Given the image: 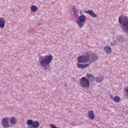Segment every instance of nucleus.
I'll return each mask as SVG.
<instances>
[{
	"label": "nucleus",
	"mask_w": 128,
	"mask_h": 128,
	"mask_svg": "<svg viewBox=\"0 0 128 128\" xmlns=\"http://www.w3.org/2000/svg\"><path fill=\"white\" fill-rule=\"evenodd\" d=\"M78 20H79L76 21L77 24L80 28H82V26H84V23L86 20V17L84 14L80 15V16L78 17Z\"/></svg>",
	"instance_id": "4"
},
{
	"label": "nucleus",
	"mask_w": 128,
	"mask_h": 128,
	"mask_svg": "<svg viewBox=\"0 0 128 128\" xmlns=\"http://www.w3.org/2000/svg\"><path fill=\"white\" fill-rule=\"evenodd\" d=\"M28 128H32V126L28 127Z\"/></svg>",
	"instance_id": "21"
},
{
	"label": "nucleus",
	"mask_w": 128,
	"mask_h": 128,
	"mask_svg": "<svg viewBox=\"0 0 128 128\" xmlns=\"http://www.w3.org/2000/svg\"><path fill=\"white\" fill-rule=\"evenodd\" d=\"M52 56L48 55V56H44V57L40 56L39 58V60H40V64L41 66H43L44 68H46L47 66H50V64L52 62Z\"/></svg>",
	"instance_id": "3"
},
{
	"label": "nucleus",
	"mask_w": 128,
	"mask_h": 128,
	"mask_svg": "<svg viewBox=\"0 0 128 128\" xmlns=\"http://www.w3.org/2000/svg\"><path fill=\"white\" fill-rule=\"evenodd\" d=\"M30 10H31L32 12V6H30Z\"/></svg>",
	"instance_id": "20"
},
{
	"label": "nucleus",
	"mask_w": 128,
	"mask_h": 128,
	"mask_svg": "<svg viewBox=\"0 0 128 128\" xmlns=\"http://www.w3.org/2000/svg\"><path fill=\"white\" fill-rule=\"evenodd\" d=\"M86 77H82L80 80V86L81 88H90V81L92 82H94L96 80V77L94 74H87L86 75Z\"/></svg>",
	"instance_id": "2"
},
{
	"label": "nucleus",
	"mask_w": 128,
	"mask_h": 128,
	"mask_svg": "<svg viewBox=\"0 0 128 128\" xmlns=\"http://www.w3.org/2000/svg\"><path fill=\"white\" fill-rule=\"evenodd\" d=\"M2 124L4 128H8L10 124H8V118H6L2 120Z\"/></svg>",
	"instance_id": "5"
},
{
	"label": "nucleus",
	"mask_w": 128,
	"mask_h": 128,
	"mask_svg": "<svg viewBox=\"0 0 128 128\" xmlns=\"http://www.w3.org/2000/svg\"><path fill=\"white\" fill-rule=\"evenodd\" d=\"M40 126V122L38 121L32 122V128H38Z\"/></svg>",
	"instance_id": "12"
},
{
	"label": "nucleus",
	"mask_w": 128,
	"mask_h": 128,
	"mask_svg": "<svg viewBox=\"0 0 128 128\" xmlns=\"http://www.w3.org/2000/svg\"><path fill=\"white\" fill-rule=\"evenodd\" d=\"M125 92H126V94L127 96H128V87H127L125 88Z\"/></svg>",
	"instance_id": "19"
},
{
	"label": "nucleus",
	"mask_w": 128,
	"mask_h": 128,
	"mask_svg": "<svg viewBox=\"0 0 128 128\" xmlns=\"http://www.w3.org/2000/svg\"><path fill=\"white\" fill-rule=\"evenodd\" d=\"M118 40H119V42H124V38L120 36H118Z\"/></svg>",
	"instance_id": "16"
},
{
	"label": "nucleus",
	"mask_w": 128,
	"mask_h": 128,
	"mask_svg": "<svg viewBox=\"0 0 128 128\" xmlns=\"http://www.w3.org/2000/svg\"><path fill=\"white\" fill-rule=\"evenodd\" d=\"M72 10L74 14V16L75 18H78V10L74 8H72Z\"/></svg>",
	"instance_id": "13"
},
{
	"label": "nucleus",
	"mask_w": 128,
	"mask_h": 128,
	"mask_svg": "<svg viewBox=\"0 0 128 128\" xmlns=\"http://www.w3.org/2000/svg\"><path fill=\"white\" fill-rule=\"evenodd\" d=\"M88 118L90 120H94V110H91L90 111L88 114Z\"/></svg>",
	"instance_id": "7"
},
{
	"label": "nucleus",
	"mask_w": 128,
	"mask_h": 128,
	"mask_svg": "<svg viewBox=\"0 0 128 128\" xmlns=\"http://www.w3.org/2000/svg\"><path fill=\"white\" fill-rule=\"evenodd\" d=\"M84 12L85 14H90V16H92V18H96V14L94 12V11H92V10H86L84 11Z\"/></svg>",
	"instance_id": "6"
},
{
	"label": "nucleus",
	"mask_w": 128,
	"mask_h": 128,
	"mask_svg": "<svg viewBox=\"0 0 128 128\" xmlns=\"http://www.w3.org/2000/svg\"><path fill=\"white\" fill-rule=\"evenodd\" d=\"M104 50L106 54H110L112 52V48L110 46H105Z\"/></svg>",
	"instance_id": "9"
},
{
	"label": "nucleus",
	"mask_w": 128,
	"mask_h": 128,
	"mask_svg": "<svg viewBox=\"0 0 128 128\" xmlns=\"http://www.w3.org/2000/svg\"><path fill=\"white\" fill-rule=\"evenodd\" d=\"M38 11V7L36 6H32V12H36Z\"/></svg>",
	"instance_id": "18"
},
{
	"label": "nucleus",
	"mask_w": 128,
	"mask_h": 128,
	"mask_svg": "<svg viewBox=\"0 0 128 128\" xmlns=\"http://www.w3.org/2000/svg\"><path fill=\"white\" fill-rule=\"evenodd\" d=\"M114 100L115 102H120V98L118 96H116L114 97Z\"/></svg>",
	"instance_id": "14"
},
{
	"label": "nucleus",
	"mask_w": 128,
	"mask_h": 128,
	"mask_svg": "<svg viewBox=\"0 0 128 128\" xmlns=\"http://www.w3.org/2000/svg\"><path fill=\"white\" fill-rule=\"evenodd\" d=\"M104 76H98L96 78V82H102L104 80Z\"/></svg>",
	"instance_id": "11"
},
{
	"label": "nucleus",
	"mask_w": 128,
	"mask_h": 128,
	"mask_svg": "<svg viewBox=\"0 0 128 128\" xmlns=\"http://www.w3.org/2000/svg\"><path fill=\"white\" fill-rule=\"evenodd\" d=\"M77 66L78 68H81L82 70L84 68H86L90 66V64H77Z\"/></svg>",
	"instance_id": "8"
},
{
	"label": "nucleus",
	"mask_w": 128,
	"mask_h": 128,
	"mask_svg": "<svg viewBox=\"0 0 128 128\" xmlns=\"http://www.w3.org/2000/svg\"><path fill=\"white\" fill-rule=\"evenodd\" d=\"M10 122V124H16V122H17L16 118H12Z\"/></svg>",
	"instance_id": "15"
},
{
	"label": "nucleus",
	"mask_w": 128,
	"mask_h": 128,
	"mask_svg": "<svg viewBox=\"0 0 128 128\" xmlns=\"http://www.w3.org/2000/svg\"><path fill=\"white\" fill-rule=\"evenodd\" d=\"M112 43H111V46L112 45Z\"/></svg>",
	"instance_id": "22"
},
{
	"label": "nucleus",
	"mask_w": 128,
	"mask_h": 128,
	"mask_svg": "<svg viewBox=\"0 0 128 128\" xmlns=\"http://www.w3.org/2000/svg\"><path fill=\"white\" fill-rule=\"evenodd\" d=\"M4 18H0V28H4Z\"/></svg>",
	"instance_id": "10"
},
{
	"label": "nucleus",
	"mask_w": 128,
	"mask_h": 128,
	"mask_svg": "<svg viewBox=\"0 0 128 128\" xmlns=\"http://www.w3.org/2000/svg\"><path fill=\"white\" fill-rule=\"evenodd\" d=\"M98 60V56L92 52H88L86 53L85 56H81L78 58V62L82 64H86V62H92Z\"/></svg>",
	"instance_id": "1"
},
{
	"label": "nucleus",
	"mask_w": 128,
	"mask_h": 128,
	"mask_svg": "<svg viewBox=\"0 0 128 128\" xmlns=\"http://www.w3.org/2000/svg\"><path fill=\"white\" fill-rule=\"evenodd\" d=\"M28 126H32V120H29L27 121Z\"/></svg>",
	"instance_id": "17"
}]
</instances>
